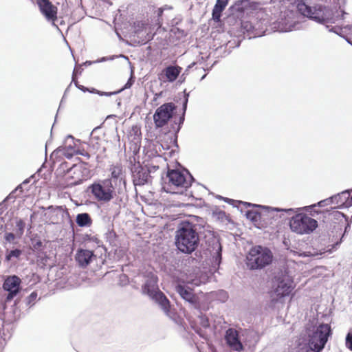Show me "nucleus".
I'll return each instance as SVG.
<instances>
[{
    "mask_svg": "<svg viewBox=\"0 0 352 352\" xmlns=\"http://www.w3.org/2000/svg\"><path fill=\"white\" fill-rule=\"evenodd\" d=\"M336 29H337V28L334 27V28H333L332 29H331V30H330V31L334 32H336V34H338V32H337V31H336Z\"/></svg>",
    "mask_w": 352,
    "mask_h": 352,
    "instance_id": "62",
    "label": "nucleus"
},
{
    "mask_svg": "<svg viewBox=\"0 0 352 352\" xmlns=\"http://www.w3.org/2000/svg\"><path fill=\"white\" fill-rule=\"evenodd\" d=\"M183 283H186L187 285L178 284L175 288L176 292L182 298L189 302L191 305L196 307L197 305V298L194 294L192 289L188 285H191L192 287L199 286L201 283H204V281L201 280V279L197 277V276H188Z\"/></svg>",
    "mask_w": 352,
    "mask_h": 352,
    "instance_id": "10",
    "label": "nucleus"
},
{
    "mask_svg": "<svg viewBox=\"0 0 352 352\" xmlns=\"http://www.w3.org/2000/svg\"><path fill=\"white\" fill-rule=\"evenodd\" d=\"M228 0H217L212 9V18L216 21H220L221 13L227 6Z\"/></svg>",
    "mask_w": 352,
    "mask_h": 352,
    "instance_id": "26",
    "label": "nucleus"
},
{
    "mask_svg": "<svg viewBox=\"0 0 352 352\" xmlns=\"http://www.w3.org/2000/svg\"><path fill=\"white\" fill-rule=\"evenodd\" d=\"M241 28L248 34L250 37H255L257 36L258 33L255 32L254 25L252 22L248 21H241Z\"/></svg>",
    "mask_w": 352,
    "mask_h": 352,
    "instance_id": "33",
    "label": "nucleus"
},
{
    "mask_svg": "<svg viewBox=\"0 0 352 352\" xmlns=\"http://www.w3.org/2000/svg\"><path fill=\"white\" fill-rule=\"evenodd\" d=\"M25 223L22 219H19L16 222V236L21 238L24 233Z\"/></svg>",
    "mask_w": 352,
    "mask_h": 352,
    "instance_id": "35",
    "label": "nucleus"
},
{
    "mask_svg": "<svg viewBox=\"0 0 352 352\" xmlns=\"http://www.w3.org/2000/svg\"><path fill=\"white\" fill-rule=\"evenodd\" d=\"M21 279L16 276H12L7 278L3 283V289L6 292H13L19 293L20 291Z\"/></svg>",
    "mask_w": 352,
    "mask_h": 352,
    "instance_id": "24",
    "label": "nucleus"
},
{
    "mask_svg": "<svg viewBox=\"0 0 352 352\" xmlns=\"http://www.w3.org/2000/svg\"><path fill=\"white\" fill-rule=\"evenodd\" d=\"M196 65V63H191L190 65H189L187 68L185 69L184 72L182 74V76H180V80H181V82H183L185 80V78H186V76H187L188 74V72H189V69L190 68H192L194 65Z\"/></svg>",
    "mask_w": 352,
    "mask_h": 352,
    "instance_id": "47",
    "label": "nucleus"
},
{
    "mask_svg": "<svg viewBox=\"0 0 352 352\" xmlns=\"http://www.w3.org/2000/svg\"><path fill=\"white\" fill-rule=\"evenodd\" d=\"M273 258L271 250L261 245L252 247L246 256L247 267L251 270H261L269 265Z\"/></svg>",
    "mask_w": 352,
    "mask_h": 352,
    "instance_id": "9",
    "label": "nucleus"
},
{
    "mask_svg": "<svg viewBox=\"0 0 352 352\" xmlns=\"http://www.w3.org/2000/svg\"><path fill=\"white\" fill-rule=\"evenodd\" d=\"M105 60H106V58L104 57H103L101 58V60H98V62L104 61Z\"/></svg>",
    "mask_w": 352,
    "mask_h": 352,
    "instance_id": "64",
    "label": "nucleus"
},
{
    "mask_svg": "<svg viewBox=\"0 0 352 352\" xmlns=\"http://www.w3.org/2000/svg\"><path fill=\"white\" fill-rule=\"evenodd\" d=\"M111 178L112 183L114 182L115 185H123L125 188L126 181L125 176L122 170V167L120 164L113 165L110 168Z\"/></svg>",
    "mask_w": 352,
    "mask_h": 352,
    "instance_id": "21",
    "label": "nucleus"
},
{
    "mask_svg": "<svg viewBox=\"0 0 352 352\" xmlns=\"http://www.w3.org/2000/svg\"><path fill=\"white\" fill-rule=\"evenodd\" d=\"M47 210L51 212L50 220L53 223H58L63 221L65 217H69V214L67 209H64L62 206L54 207L50 206L47 208Z\"/></svg>",
    "mask_w": 352,
    "mask_h": 352,
    "instance_id": "20",
    "label": "nucleus"
},
{
    "mask_svg": "<svg viewBox=\"0 0 352 352\" xmlns=\"http://www.w3.org/2000/svg\"><path fill=\"white\" fill-rule=\"evenodd\" d=\"M158 160H156V157L154 158V160H152V162L147 163L144 167L146 168V171L149 173V175H151V173H154L159 169V165L154 163V161H157Z\"/></svg>",
    "mask_w": 352,
    "mask_h": 352,
    "instance_id": "40",
    "label": "nucleus"
},
{
    "mask_svg": "<svg viewBox=\"0 0 352 352\" xmlns=\"http://www.w3.org/2000/svg\"><path fill=\"white\" fill-rule=\"evenodd\" d=\"M104 238L109 245H115L116 234L113 230H108V231L104 234Z\"/></svg>",
    "mask_w": 352,
    "mask_h": 352,
    "instance_id": "38",
    "label": "nucleus"
},
{
    "mask_svg": "<svg viewBox=\"0 0 352 352\" xmlns=\"http://www.w3.org/2000/svg\"><path fill=\"white\" fill-rule=\"evenodd\" d=\"M76 221L80 227H87L92 223L90 215L85 212L77 214Z\"/></svg>",
    "mask_w": 352,
    "mask_h": 352,
    "instance_id": "32",
    "label": "nucleus"
},
{
    "mask_svg": "<svg viewBox=\"0 0 352 352\" xmlns=\"http://www.w3.org/2000/svg\"><path fill=\"white\" fill-rule=\"evenodd\" d=\"M199 227L189 221L182 222L175 235V244L182 253L190 254L196 250L199 244Z\"/></svg>",
    "mask_w": 352,
    "mask_h": 352,
    "instance_id": "3",
    "label": "nucleus"
},
{
    "mask_svg": "<svg viewBox=\"0 0 352 352\" xmlns=\"http://www.w3.org/2000/svg\"><path fill=\"white\" fill-rule=\"evenodd\" d=\"M250 6L249 0H237L234 5H232L230 10L234 13L242 14L245 12L247 8Z\"/></svg>",
    "mask_w": 352,
    "mask_h": 352,
    "instance_id": "29",
    "label": "nucleus"
},
{
    "mask_svg": "<svg viewBox=\"0 0 352 352\" xmlns=\"http://www.w3.org/2000/svg\"><path fill=\"white\" fill-rule=\"evenodd\" d=\"M65 146L64 147H61V148H65L66 150L77 151L75 148V143L74 138L72 135H68L65 142Z\"/></svg>",
    "mask_w": 352,
    "mask_h": 352,
    "instance_id": "36",
    "label": "nucleus"
},
{
    "mask_svg": "<svg viewBox=\"0 0 352 352\" xmlns=\"http://www.w3.org/2000/svg\"><path fill=\"white\" fill-rule=\"evenodd\" d=\"M184 99L183 101V113L179 118V122L175 121V124L172 125L174 134H169L166 135L165 139L155 144V150L156 153H160L156 156V160H160L162 157L164 160L168 157H174L177 155L178 150V144L177 142V133L181 129L182 125L184 121L185 113L187 109L188 102L189 93H186V90L184 91Z\"/></svg>",
    "mask_w": 352,
    "mask_h": 352,
    "instance_id": "4",
    "label": "nucleus"
},
{
    "mask_svg": "<svg viewBox=\"0 0 352 352\" xmlns=\"http://www.w3.org/2000/svg\"><path fill=\"white\" fill-rule=\"evenodd\" d=\"M333 204L331 197L319 201L317 205L320 207H323L329 204Z\"/></svg>",
    "mask_w": 352,
    "mask_h": 352,
    "instance_id": "48",
    "label": "nucleus"
},
{
    "mask_svg": "<svg viewBox=\"0 0 352 352\" xmlns=\"http://www.w3.org/2000/svg\"><path fill=\"white\" fill-rule=\"evenodd\" d=\"M89 190L96 200L104 203L115 198V203L120 205L123 201V197L125 195L121 188H118V195H116L112 180L109 179L94 182L89 186Z\"/></svg>",
    "mask_w": 352,
    "mask_h": 352,
    "instance_id": "7",
    "label": "nucleus"
},
{
    "mask_svg": "<svg viewBox=\"0 0 352 352\" xmlns=\"http://www.w3.org/2000/svg\"><path fill=\"white\" fill-rule=\"evenodd\" d=\"M68 168H69V167H68L67 162H63L60 166V169L63 170V171L65 173V174L67 173V170Z\"/></svg>",
    "mask_w": 352,
    "mask_h": 352,
    "instance_id": "50",
    "label": "nucleus"
},
{
    "mask_svg": "<svg viewBox=\"0 0 352 352\" xmlns=\"http://www.w3.org/2000/svg\"><path fill=\"white\" fill-rule=\"evenodd\" d=\"M348 206H352V195H350V201L349 203L347 204Z\"/></svg>",
    "mask_w": 352,
    "mask_h": 352,
    "instance_id": "61",
    "label": "nucleus"
},
{
    "mask_svg": "<svg viewBox=\"0 0 352 352\" xmlns=\"http://www.w3.org/2000/svg\"><path fill=\"white\" fill-rule=\"evenodd\" d=\"M132 41L139 45L146 43L151 39V27L148 23L143 21H136L133 25Z\"/></svg>",
    "mask_w": 352,
    "mask_h": 352,
    "instance_id": "13",
    "label": "nucleus"
},
{
    "mask_svg": "<svg viewBox=\"0 0 352 352\" xmlns=\"http://www.w3.org/2000/svg\"><path fill=\"white\" fill-rule=\"evenodd\" d=\"M332 335L330 324L321 323L302 333L296 341L295 352H320Z\"/></svg>",
    "mask_w": 352,
    "mask_h": 352,
    "instance_id": "2",
    "label": "nucleus"
},
{
    "mask_svg": "<svg viewBox=\"0 0 352 352\" xmlns=\"http://www.w3.org/2000/svg\"><path fill=\"white\" fill-rule=\"evenodd\" d=\"M162 189L172 194H182L194 180L188 170H168L165 177H162Z\"/></svg>",
    "mask_w": 352,
    "mask_h": 352,
    "instance_id": "5",
    "label": "nucleus"
},
{
    "mask_svg": "<svg viewBox=\"0 0 352 352\" xmlns=\"http://www.w3.org/2000/svg\"><path fill=\"white\" fill-rule=\"evenodd\" d=\"M175 105L173 102L163 104L159 107L154 115L153 120L156 128L164 126L173 117Z\"/></svg>",
    "mask_w": 352,
    "mask_h": 352,
    "instance_id": "11",
    "label": "nucleus"
},
{
    "mask_svg": "<svg viewBox=\"0 0 352 352\" xmlns=\"http://www.w3.org/2000/svg\"><path fill=\"white\" fill-rule=\"evenodd\" d=\"M16 192L14 190L13 191H12V192L10 193L9 196L8 197V198H15V197H16V196L14 195V194H15Z\"/></svg>",
    "mask_w": 352,
    "mask_h": 352,
    "instance_id": "56",
    "label": "nucleus"
},
{
    "mask_svg": "<svg viewBox=\"0 0 352 352\" xmlns=\"http://www.w3.org/2000/svg\"><path fill=\"white\" fill-rule=\"evenodd\" d=\"M3 228V219L2 217H0V231Z\"/></svg>",
    "mask_w": 352,
    "mask_h": 352,
    "instance_id": "57",
    "label": "nucleus"
},
{
    "mask_svg": "<svg viewBox=\"0 0 352 352\" xmlns=\"http://www.w3.org/2000/svg\"><path fill=\"white\" fill-rule=\"evenodd\" d=\"M72 82L74 83L75 86H76L77 88H78V87H79V86H80V85L78 84V81H76V77H75V76H74V81H72Z\"/></svg>",
    "mask_w": 352,
    "mask_h": 352,
    "instance_id": "59",
    "label": "nucleus"
},
{
    "mask_svg": "<svg viewBox=\"0 0 352 352\" xmlns=\"http://www.w3.org/2000/svg\"><path fill=\"white\" fill-rule=\"evenodd\" d=\"M158 278L153 273L149 272L146 275L145 283L142 286V293L151 298L160 290L157 285Z\"/></svg>",
    "mask_w": 352,
    "mask_h": 352,
    "instance_id": "15",
    "label": "nucleus"
},
{
    "mask_svg": "<svg viewBox=\"0 0 352 352\" xmlns=\"http://www.w3.org/2000/svg\"><path fill=\"white\" fill-rule=\"evenodd\" d=\"M89 92L91 93V94H96L98 95V93H99V90L96 89H94V88H92L91 89H89V91H88Z\"/></svg>",
    "mask_w": 352,
    "mask_h": 352,
    "instance_id": "55",
    "label": "nucleus"
},
{
    "mask_svg": "<svg viewBox=\"0 0 352 352\" xmlns=\"http://www.w3.org/2000/svg\"><path fill=\"white\" fill-rule=\"evenodd\" d=\"M214 250H215L212 256V265L214 268H217L221 262V245L219 241L214 243Z\"/></svg>",
    "mask_w": 352,
    "mask_h": 352,
    "instance_id": "30",
    "label": "nucleus"
},
{
    "mask_svg": "<svg viewBox=\"0 0 352 352\" xmlns=\"http://www.w3.org/2000/svg\"><path fill=\"white\" fill-rule=\"evenodd\" d=\"M133 83H134V79H133V72H131V77L129 78L128 81L126 82V84L124 85V87L122 89H119L118 91H111V92L99 91L98 95L100 96H111L113 95H116L124 89H129L133 85Z\"/></svg>",
    "mask_w": 352,
    "mask_h": 352,
    "instance_id": "31",
    "label": "nucleus"
},
{
    "mask_svg": "<svg viewBox=\"0 0 352 352\" xmlns=\"http://www.w3.org/2000/svg\"><path fill=\"white\" fill-rule=\"evenodd\" d=\"M23 185L22 184H21L20 185H19V186H18L14 189V190H15L16 192H17L18 190H20L21 192H22V191H23Z\"/></svg>",
    "mask_w": 352,
    "mask_h": 352,
    "instance_id": "54",
    "label": "nucleus"
},
{
    "mask_svg": "<svg viewBox=\"0 0 352 352\" xmlns=\"http://www.w3.org/2000/svg\"><path fill=\"white\" fill-rule=\"evenodd\" d=\"M300 209L271 208L272 211L283 212L288 215L294 214L289 221V227L293 232L298 234H310L318 227V222L307 214L298 212Z\"/></svg>",
    "mask_w": 352,
    "mask_h": 352,
    "instance_id": "6",
    "label": "nucleus"
},
{
    "mask_svg": "<svg viewBox=\"0 0 352 352\" xmlns=\"http://www.w3.org/2000/svg\"><path fill=\"white\" fill-rule=\"evenodd\" d=\"M151 299L157 304L166 316L170 318H173L174 311L171 309L170 301L162 292L160 291Z\"/></svg>",
    "mask_w": 352,
    "mask_h": 352,
    "instance_id": "17",
    "label": "nucleus"
},
{
    "mask_svg": "<svg viewBox=\"0 0 352 352\" xmlns=\"http://www.w3.org/2000/svg\"><path fill=\"white\" fill-rule=\"evenodd\" d=\"M224 200H225V201H226V202H227V203H230V202L234 201V200H233V199H229V198H225V199H224Z\"/></svg>",
    "mask_w": 352,
    "mask_h": 352,
    "instance_id": "60",
    "label": "nucleus"
},
{
    "mask_svg": "<svg viewBox=\"0 0 352 352\" xmlns=\"http://www.w3.org/2000/svg\"><path fill=\"white\" fill-rule=\"evenodd\" d=\"M7 292V294H5L3 296H2V300L4 302L3 305H6L8 302H10L18 294L17 292Z\"/></svg>",
    "mask_w": 352,
    "mask_h": 352,
    "instance_id": "42",
    "label": "nucleus"
},
{
    "mask_svg": "<svg viewBox=\"0 0 352 352\" xmlns=\"http://www.w3.org/2000/svg\"><path fill=\"white\" fill-rule=\"evenodd\" d=\"M133 160V162L130 159L131 171L134 186H144L149 183L151 180V175H149V173L146 171V168L142 166L139 162H135V157Z\"/></svg>",
    "mask_w": 352,
    "mask_h": 352,
    "instance_id": "12",
    "label": "nucleus"
},
{
    "mask_svg": "<svg viewBox=\"0 0 352 352\" xmlns=\"http://www.w3.org/2000/svg\"><path fill=\"white\" fill-rule=\"evenodd\" d=\"M78 89H79L80 90H81L83 92H87V91H89V89L84 87L83 85H80L79 87H78Z\"/></svg>",
    "mask_w": 352,
    "mask_h": 352,
    "instance_id": "53",
    "label": "nucleus"
},
{
    "mask_svg": "<svg viewBox=\"0 0 352 352\" xmlns=\"http://www.w3.org/2000/svg\"><path fill=\"white\" fill-rule=\"evenodd\" d=\"M225 339L228 345L234 351H243V346L239 338V333L234 329L230 328L226 332Z\"/></svg>",
    "mask_w": 352,
    "mask_h": 352,
    "instance_id": "18",
    "label": "nucleus"
},
{
    "mask_svg": "<svg viewBox=\"0 0 352 352\" xmlns=\"http://www.w3.org/2000/svg\"><path fill=\"white\" fill-rule=\"evenodd\" d=\"M81 71H82V69H81V67L80 66H76L74 67V69L73 71V74H72V81H74V76H76V74H81Z\"/></svg>",
    "mask_w": 352,
    "mask_h": 352,
    "instance_id": "49",
    "label": "nucleus"
},
{
    "mask_svg": "<svg viewBox=\"0 0 352 352\" xmlns=\"http://www.w3.org/2000/svg\"><path fill=\"white\" fill-rule=\"evenodd\" d=\"M37 296L38 294L36 292H32L25 299L27 306H29L30 307L33 306L36 302Z\"/></svg>",
    "mask_w": 352,
    "mask_h": 352,
    "instance_id": "41",
    "label": "nucleus"
},
{
    "mask_svg": "<svg viewBox=\"0 0 352 352\" xmlns=\"http://www.w3.org/2000/svg\"><path fill=\"white\" fill-rule=\"evenodd\" d=\"M22 254V251L19 249H14L7 251L5 256V261L10 262L13 258L18 259Z\"/></svg>",
    "mask_w": 352,
    "mask_h": 352,
    "instance_id": "34",
    "label": "nucleus"
},
{
    "mask_svg": "<svg viewBox=\"0 0 352 352\" xmlns=\"http://www.w3.org/2000/svg\"><path fill=\"white\" fill-rule=\"evenodd\" d=\"M157 33L153 34L151 36L150 41H153V43L155 47L157 49H164L168 45V41L166 39L167 34L166 32L163 31L162 36H159L161 33V30H157Z\"/></svg>",
    "mask_w": 352,
    "mask_h": 352,
    "instance_id": "25",
    "label": "nucleus"
},
{
    "mask_svg": "<svg viewBox=\"0 0 352 352\" xmlns=\"http://www.w3.org/2000/svg\"><path fill=\"white\" fill-rule=\"evenodd\" d=\"M297 10H287L281 12L277 21L273 23V28L280 32H287L300 30L302 28L305 17L321 24L327 22L326 8L317 5L311 7L300 1L297 4Z\"/></svg>",
    "mask_w": 352,
    "mask_h": 352,
    "instance_id": "1",
    "label": "nucleus"
},
{
    "mask_svg": "<svg viewBox=\"0 0 352 352\" xmlns=\"http://www.w3.org/2000/svg\"><path fill=\"white\" fill-rule=\"evenodd\" d=\"M199 323L201 326L205 329L210 327L209 320L205 315L201 314L199 316Z\"/></svg>",
    "mask_w": 352,
    "mask_h": 352,
    "instance_id": "43",
    "label": "nucleus"
},
{
    "mask_svg": "<svg viewBox=\"0 0 352 352\" xmlns=\"http://www.w3.org/2000/svg\"><path fill=\"white\" fill-rule=\"evenodd\" d=\"M41 13L48 21H54L57 19V8L49 0H37Z\"/></svg>",
    "mask_w": 352,
    "mask_h": 352,
    "instance_id": "19",
    "label": "nucleus"
},
{
    "mask_svg": "<svg viewBox=\"0 0 352 352\" xmlns=\"http://www.w3.org/2000/svg\"><path fill=\"white\" fill-rule=\"evenodd\" d=\"M351 190H346L340 193H338L331 197L332 203L337 205L339 208H349L351 206H348L347 204L350 201Z\"/></svg>",
    "mask_w": 352,
    "mask_h": 352,
    "instance_id": "23",
    "label": "nucleus"
},
{
    "mask_svg": "<svg viewBox=\"0 0 352 352\" xmlns=\"http://www.w3.org/2000/svg\"><path fill=\"white\" fill-rule=\"evenodd\" d=\"M219 294L222 298L221 300L223 302L226 301L228 299V294L226 292L221 290L219 292Z\"/></svg>",
    "mask_w": 352,
    "mask_h": 352,
    "instance_id": "51",
    "label": "nucleus"
},
{
    "mask_svg": "<svg viewBox=\"0 0 352 352\" xmlns=\"http://www.w3.org/2000/svg\"><path fill=\"white\" fill-rule=\"evenodd\" d=\"M83 166L80 164H73L67 169V180L70 185H78L85 179L82 174Z\"/></svg>",
    "mask_w": 352,
    "mask_h": 352,
    "instance_id": "16",
    "label": "nucleus"
},
{
    "mask_svg": "<svg viewBox=\"0 0 352 352\" xmlns=\"http://www.w3.org/2000/svg\"><path fill=\"white\" fill-rule=\"evenodd\" d=\"M100 129V126L95 127L90 134L89 145L95 151L98 150L100 148L99 141L100 140V137L99 132Z\"/></svg>",
    "mask_w": 352,
    "mask_h": 352,
    "instance_id": "28",
    "label": "nucleus"
},
{
    "mask_svg": "<svg viewBox=\"0 0 352 352\" xmlns=\"http://www.w3.org/2000/svg\"><path fill=\"white\" fill-rule=\"evenodd\" d=\"M34 251H41L43 248V243L41 240H35L32 242Z\"/></svg>",
    "mask_w": 352,
    "mask_h": 352,
    "instance_id": "44",
    "label": "nucleus"
},
{
    "mask_svg": "<svg viewBox=\"0 0 352 352\" xmlns=\"http://www.w3.org/2000/svg\"><path fill=\"white\" fill-rule=\"evenodd\" d=\"M94 256L92 251L80 249L77 251L75 258L80 267H85L91 262L92 258Z\"/></svg>",
    "mask_w": 352,
    "mask_h": 352,
    "instance_id": "22",
    "label": "nucleus"
},
{
    "mask_svg": "<svg viewBox=\"0 0 352 352\" xmlns=\"http://www.w3.org/2000/svg\"><path fill=\"white\" fill-rule=\"evenodd\" d=\"M245 217L252 222H257L260 218V213L256 211L248 210L245 212Z\"/></svg>",
    "mask_w": 352,
    "mask_h": 352,
    "instance_id": "39",
    "label": "nucleus"
},
{
    "mask_svg": "<svg viewBox=\"0 0 352 352\" xmlns=\"http://www.w3.org/2000/svg\"><path fill=\"white\" fill-rule=\"evenodd\" d=\"M346 346L352 351V333H349L346 337Z\"/></svg>",
    "mask_w": 352,
    "mask_h": 352,
    "instance_id": "46",
    "label": "nucleus"
},
{
    "mask_svg": "<svg viewBox=\"0 0 352 352\" xmlns=\"http://www.w3.org/2000/svg\"><path fill=\"white\" fill-rule=\"evenodd\" d=\"M20 312L16 302L10 307L3 305L2 310H0V320L3 321L4 326L13 324L19 320Z\"/></svg>",
    "mask_w": 352,
    "mask_h": 352,
    "instance_id": "14",
    "label": "nucleus"
},
{
    "mask_svg": "<svg viewBox=\"0 0 352 352\" xmlns=\"http://www.w3.org/2000/svg\"><path fill=\"white\" fill-rule=\"evenodd\" d=\"M60 153L63 155H64L67 159H71L74 154L77 153V151H67L65 148H61V147L58 148L52 153L53 155L58 154Z\"/></svg>",
    "mask_w": 352,
    "mask_h": 352,
    "instance_id": "37",
    "label": "nucleus"
},
{
    "mask_svg": "<svg viewBox=\"0 0 352 352\" xmlns=\"http://www.w3.org/2000/svg\"><path fill=\"white\" fill-rule=\"evenodd\" d=\"M77 154H80L82 156H85L88 159L90 157V155L88 153V152L85 151H77Z\"/></svg>",
    "mask_w": 352,
    "mask_h": 352,
    "instance_id": "52",
    "label": "nucleus"
},
{
    "mask_svg": "<svg viewBox=\"0 0 352 352\" xmlns=\"http://www.w3.org/2000/svg\"><path fill=\"white\" fill-rule=\"evenodd\" d=\"M32 177H30V178H28V179H25V180L23 182L22 184L24 186V185H25V184H28V183L30 182V179H31V178H32Z\"/></svg>",
    "mask_w": 352,
    "mask_h": 352,
    "instance_id": "58",
    "label": "nucleus"
},
{
    "mask_svg": "<svg viewBox=\"0 0 352 352\" xmlns=\"http://www.w3.org/2000/svg\"><path fill=\"white\" fill-rule=\"evenodd\" d=\"M294 289V281L287 272L280 271L272 280V287L270 292L271 302H277L288 296Z\"/></svg>",
    "mask_w": 352,
    "mask_h": 352,
    "instance_id": "8",
    "label": "nucleus"
},
{
    "mask_svg": "<svg viewBox=\"0 0 352 352\" xmlns=\"http://www.w3.org/2000/svg\"><path fill=\"white\" fill-rule=\"evenodd\" d=\"M182 69V67L178 65H169L166 67L164 72L167 80L170 82H174L180 74Z\"/></svg>",
    "mask_w": 352,
    "mask_h": 352,
    "instance_id": "27",
    "label": "nucleus"
},
{
    "mask_svg": "<svg viewBox=\"0 0 352 352\" xmlns=\"http://www.w3.org/2000/svg\"><path fill=\"white\" fill-rule=\"evenodd\" d=\"M162 12L163 11L162 10H158V14H157L158 16H160L162 14Z\"/></svg>",
    "mask_w": 352,
    "mask_h": 352,
    "instance_id": "63",
    "label": "nucleus"
},
{
    "mask_svg": "<svg viewBox=\"0 0 352 352\" xmlns=\"http://www.w3.org/2000/svg\"><path fill=\"white\" fill-rule=\"evenodd\" d=\"M16 233L13 234L12 232H6L4 236V239L6 242L12 243L16 238Z\"/></svg>",
    "mask_w": 352,
    "mask_h": 352,
    "instance_id": "45",
    "label": "nucleus"
}]
</instances>
